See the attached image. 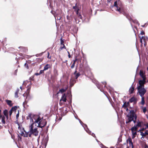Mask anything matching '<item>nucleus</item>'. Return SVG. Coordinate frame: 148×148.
Here are the masks:
<instances>
[{
	"label": "nucleus",
	"mask_w": 148,
	"mask_h": 148,
	"mask_svg": "<svg viewBox=\"0 0 148 148\" xmlns=\"http://www.w3.org/2000/svg\"><path fill=\"white\" fill-rule=\"evenodd\" d=\"M30 118V124L29 126V131L26 135H24V129L21 127L18 124V132L25 137L28 136L31 137L32 135L35 136L38 135V131L37 129L38 127L42 128L46 124V122L44 119L41 118L38 115L29 114L27 119Z\"/></svg>",
	"instance_id": "1"
},
{
	"label": "nucleus",
	"mask_w": 148,
	"mask_h": 148,
	"mask_svg": "<svg viewBox=\"0 0 148 148\" xmlns=\"http://www.w3.org/2000/svg\"><path fill=\"white\" fill-rule=\"evenodd\" d=\"M127 116L128 118V121H126V123H128L132 121H133L134 123H135L137 116L133 110L130 111V113L127 115Z\"/></svg>",
	"instance_id": "2"
},
{
	"label": "nucleus",
	"mask_w": 148,
	"mask_h": 148,
	"mask_svg": "<svg viewBox=\"0 0 148 148\" xmlns=\"http://www.w3.org/2000/svg\"><path fill=\"white\" fill-rule=\"evenodd\" d=\"M114 5L116 7L117 11L120 13H123V10L122 8V4L120 1H118L115 2Z\"/></svg>",
	"instance_id": "3"
},
{
	"label": "nucleus",
	"mask_w": 148,
	"mask_h": 148,
	"mask_svg": "<svg viewBox=\"0 0 148 148\" xmlns=\"http://www.w3.org/2000/svg\"><path fill=\"white\" fill-rule=\"evenodd\" d=\"M137 89L138 91L137 94H138L141 97H143L144 95L146 92V89L144 87H137Z\"/></svg>",
	"instance_id": "4"
},
{
	"label": "nucleus",
	"mask_w": 148,
	"mask_h": 148,
	"mask_svg": "<svg viewBox=\"0 0 148 148\" xmlns=\"http://www.w3.org/2000/svg\"><path fill=\"white\" fill-rule=\"evenodd\" d=\"M131 130L132 133V139H134L137 135V129L134 126L131 128Z\"/></svg>",
	"instance_id": "5"
},
{
	"label": "nucleus",
	"mask_w": 148,
	"mask_h": 148,
	"mask_svg": "<svg viewBox=\"0 0 148 148\" xmlns=\"http://www.w3.org/2000/svg\"><path fill=\"white\" fill-rule=\"evenodd\" d=\"M146 79H143V80H139L138 82L139 85L137 87H144V84L146 83Z\"/></svg>",
	"instance_id": "6"
},
{
	"label": "nucleus",
	"mask_w": 148,
	"mask_h": 148,
	"mask_svg": "<svg viewBox=\"0 0 148 148\" xmlns=\"http://www.w3.org/2000/svg\"><path fill=\"white\" fill-rule=\"evenodd\" d=\"M140 75L143 78V79H146V75H145V73L143 71H140Z\"/></svg>",
	"instance_id": "7"
},
{
	"label": "nucleus",
	"mask_w": 148,
	"mask_h": 148,
	"mask_svg": "<svg viewBox=\"0 0 148 148\" xmlns=\"http://www.w3.org/2000/svg\"><path fill=\"white\" fill-rule=\"evenodd\" d=\"M66 96L64 94L62 96L60 101H62L64 102H66Z\"/></svg>",
	"instance_id": "8"
},
{
	"label": "nucleus",
	"mask_w": 148,
	"mask_h": 148,
	"mask_svg": "<svg viewBox=\"0 0 148 148\" xmlns=\"http://www.w3.org/2000/svg\"><path fill=\"white\" fill-rule=\"evenodd\" d=\"M3 113L4 115L5 116L7 120H8V110H5L3 111Z\"/></svg>",
	"instance_id": "9"
},
{
	"label": "nucleus",
	"mask_w": 148,
	"mask_h": 148,
	"mask_svg": "<svg viewBox=\"0 0 148 148\" xmlns=\"http://www.w3.org/2000/svg\"><path fill=\"white\" fill-rule=\"evenodd\" d=\"M51 66L49 64H47L44 67V70L46 71L49 68L51 67Z\"/></svg>",
	"instance_id": "10"
},
{
	"label": "nucleus",
	"mask_w": 148,
	"mask_h": 148,
	"mask_svg": "<svg viewBox=\"0 0 148 148\" xmlns=\"http://www.w3.org/2000/svg\"><path fill=\"white\" fill-rule=\"evenodd\" d=\"M134 90V88L133 86H132L129 89V93L130 94H132L133 93Z\"/></svg>",
	"instance_id": "11"
},
{
	"label": "nucleus",
	"mask_w": 148,
	"mask_h": 148,
	"mask_svg": "<svg viewBox=\"0 0 148 148\" xmlns=\"http://www.w3.org/2000/svg\"><path fill=\"white\" fill-rule=\"evenodd\" d=\"M1 122L3 124H5V117L4 116H1Z\"/></svg>",
	"instance_id": "12"
},
{
	"label": "nucleus",
	"mask_w": 148,
	"mask_h": 148,
	"mask_svg": "<svg viewBox=\"0 0 148 148\" xmlns=\"http://www.w3.org/2000/svg\"><path fill=\"white\" fill-rule=\"evenodd\" d=\"M5 101L7 104L10 106H12V101L10 100H5Z\"/></svg>",
	"instance_id": "13"
},
{
	"label": "nucleus",
	"mask_w": 148,
	"mask_h": 148,
	"mask_svg": "<svg viewBox=\"0 0 148 148\" xmlns=\"http://www.w3.org/2000/svg\"><path fill=\"white\" fill-rule=\"evenodd\" d=\"M136 101V99L134 97L131 98L130 100L129 101L130 102H135Z\"/></svg>",
	"instance_id": "14"
},
{
	"label": "nucleus",
	"mask_w": 148,
	"mask_h": 148,
	"mask_svg": "<svg viewBox=\"0 0 148 148\" xmlns=\"http://www.w3.org/2000/svg\"><path fill=\"white\" fill-rule=\"evenodd\" d=\"M129 105L128 103L125 102L124 103L123 105L122 106V107L124 109H125L126 108H127V106Z\"/></svg>",
	"instance_id": "15"
},
{
	"label": "nucleus",
	"mask_w": 148,
	"mask_h": 148,
	"mask_svg": "<svg viewBox=\"0 0 148 148\" xmlns=\"http://www.w3.org/2000/svg\"><path fill=\"white\" fill-rule=\"evenodd\" d=\"M127 143H129L130 145H131L133 146L132 139L131 138H129L127 140Z\"/></svg>",
	"instance_id": "16"
},
{
	"label": "nucleus",
	"mask_w": 148,
	"mask_h": 148,
	"mask_svg": "<svg viewBox=\"0 0 148 148\" xmlns=\"http://www.w3.org/2000/svg\"><path fill=\"white\" fill-rule=\"evenodd\" d=\"M77 14L78 16V17L80 19L82 20V17L81 16V15L80 14H79L78 12V11H77Z\"/></svg>",
	"instance_id": "17"
},
{
	"label": "nucleus",
	"mask_w": 148,
	"mask_h": 148,
	"mask_svg": "<svg viewBox=\"0 0 148 148\" xmlns=\"http://www.w3.org/2000/svg\"><path fill=\"white\" fill-rule=\"evenodd\" d=\"M141 103L143 105L145 103V101L144 100V97H141Z\"/></svg>",
	"instance_id": "18"
},
{
	"label": "nucleus",
	"mask_w": 148,
	"mask_h": 148,
	"mask_svg": "<svg viewBox=\"0 0 148 148\" xmlns=\"http://www.w3.org/2000/svg\"><path fill=\"white\" fill-rule=\"evenodd\" d=\"M141 125V123L140 122H138L137 124L135 126V127H136V128L138 129L139 127H140Z\"/></svg>",
	"instance_id": "19"
},
{
	"label": "nucleus",
	"mask_w": 148,
	"mask_h": 148,
	"mask_svg": "<svg viewBox=\"0 0 148 148\" xmlns=\"http://www.w3.org/2000/svg\"><path fill=\"white\" fill-rule=\"evenodd\" d=\"M139 37L140 39V42L142 43L143 39V40H144V36H140V35H139Z\"/></svg>",
	"instance_id": "20"
},
{
	"label": "nucleus",
	"mask_w": 148,
	"mask_h": 148,
	"mask_svg": "<svg viewBox=\"0 0 148 148\" xmlns=\"http://www.w3.org/2000/svg\"><path fill=\"white\" fill-rule=\"evenodd\" d=\"M66 89H61L59 91V92H60L61 93H62L63 92H64L66 90Z\"/></svg>",
	"instance_id": "21"
},
{
	"label": "nucleus",
	"mask_w": 148,
	"mask_h": 148,
	"mask_svg": "<svg viewBox=\"0 0 148 148\" xmlns=\"http://www.w3.org/2000/svg\"><path fill=\"white\" fill-rule=\"evenodd\" d=\"M75 61H76V60H75L74 61V62L73 63V64L71 66V69H73L74 66H75Z\"/></svg>",
	"instance_id": "22"
},
{
	"label": "nucleus",
	"mask_w": 148,
	"mask_h": 148,
	"mask_svg": "<svg viewBox=\"0 0 148 148\" xmlns=\"http://www.w3.org/2000/svg\"><path fill=\"white\" fill-rule=\"evenodd\" d=\"M62 46H61V47L60 48V49L61 50H62L63 49L65 48L66 49V47L64 45V44H63V45H62Z\"/></svg>",
	"instance_id": "23"
},
{
	"label": "nucleus",
	"mask_w": 148,
	"mask_h": 148,
	"mask_svg": "<svg viewBox=\"0 0 148 148\" xmlns=\"http://www.w3.org/2000/svg\"><path fill=\"white\" fill-rule=\"evenodd\" d=\"M17 108V107H12V109L11 110H12V111H15L16 110Z\"/></svg>",
	"instance_id": "24"
},
{
	"label": "nucleus",
	"mask_w": 148,
	"mask_h": 148,
	"mask_svg": "<svg viewBox=\"0 0 148 148\" xmlns=\"http://www.w3.org/2000/svg\"><path fill=\"white\" fill-rule=\"evenodd\" d=\"M146 108L145 107H144V108H143V112L144 113H145V112H146Z\"/></svg>",
	"instance_id": "25"
},
{
	"label": "nucleus",
	"mask_w": 148,
	"mask_h": 148,
	"mask_svg": "<svg viewBox=\"0 0 148 148\" xmlns=\"http://www.w3.org/2000/svg\"><path fill=\"white\" fill-rule=\"evenodd\" d=\"M19 90H17V91L15 93V97H18V92Z\"/></svg>",
	"instance_id": "26"
},
{
	"label": "nucleus",
	"mask_w": 148,
	"mask_h": 148,
	"mask_svg": "<svg viewBox=\"0 0 148 148\" xmlns=\"http://www.w3.org/2000/svg\"><path fill=\"white\" fill-rule=\"evenodd\" d=\"M80 75V74L79 73H77L75 76L76 78L77 79L78 78V77Z\"/></svg>",
	"instance_id": "27"
},
{
	"label": "nucleus",
	"mask_w": 148,
	"mask_h": 148,
	"mask_svg": "<svg viewBox=\"0 0 148 148\" xmlns=\"http://www.w3.org/2000/svg\"><path fill=\"white\" fill-rule=\"evenodd\" d=\"M9 113L10 116L12 113V110H10L9 112Z\"/></svg>",
	"instance_id": "28"
},
{
	"label": "nucleus",
	"mask_w": 148,
	"mask_h": 148,
	"mask_svg": "<svg viewBox=\"0 0 148 148\" xmlns=\"http://www.w3.org/2000/svg\"><path fill=\"white\" fill-rule=\"evenodd\" d=\"M140 36H143L144 35V32H141L139 34Z\"/></svg>",
	"instance_id": "29"
},
{
	"label": "nucleus",
	"mask_w": 148,
	"mask_h": 148,
	"mask_svg": "<svg viewBox=\"0 0 148 148\" xmlns=\"http://www.w3.org/2000/svg\"><path fill=\"white\" fill-rule=\"evenodd\" d=\"M45 71L44 70V69L43 70H40V74H42V73H43V71Z\"/></svg>",
	"instance_id": "30"
},
{
	"label": "nucleus",
	"mask_w": 148,
	"mask_h": 148,
	"mask_svg": "<svg viewBox=\"0 0 148 148\" xmlns=\"http://www.w3.org/2000/svg\"><path fill=\"white\" fill-rule=\"evenodd\" d=\"M75 21L77 23H79V21H80L78 20L77 21V19L75 18Z\"/></svg>",
	"instance_id": "31"
},
{
	"label": "nucleus",
	"mask_w": 148,
	"mask_h": 148,
	"mask_svg": "<svg viewBox=\"0 0 148 148\" xmlns=\"http://www.w3.org/2000/svg\"><path fill=\"white\" fill-rule=\"evenodd\" d=\"M61 44L62 45H63V44H64V42L61 39Z\"/></svg>",
	"instance_id": "32"
},
{
	"label": "nucleus",
	"mask_w": 148,
	"mask_h": 148,
	"mask_svg": "<svg viewBox=\"0 0 148 148\" xmlns=\"http://www.w3.org/2000/svg\"><path fill=\"white\" fill-rule=\"evenodd\" d=\"M49 53H48V56H47V58H49V59H50L51 58V56L50 57H49Z\"/></svg>",
	"instance_id": "33"
},
{
	"label": "nucleus",
	"mask_w": 148,
	"mask_h": 148,
	"mask_svg": "<svg viewBox=\"0 0 148 148\" xmlns=\"http://www.w3.org/2000/svg\"><path fill=\"white\" fill-rule=\"evenodd\" d=\"M16 118H17L19 116V113H18L16 114Z\"/></svg>",
	"instance_id": "34"
},
{
	"label": "nucleus",
	"mask_w": 148,
	"mask_h": 148,
	"mask_svg": "<svg viewBox=\"0 0 148 148\" xmlns=\"http://www.w3.org/2000/svg\"><path fill=\"white\" fill-rule=\"evenodd\" d=\"M146 127H145V129H146L147 128H148V125H147L146 126Z\"/></svg>",
	"instance_id": "35"
},
{
	"label": "nucleus",
	"mask_w": 148,
	"mask_h": 148,
	"mask_svg": "<svg viewBox=\"0 0 148 148\" xmlns=\"http://www.w3.org/2000/svg\"><path fill=\"white\" fill-rule=\"evenodd\" d=\"M106 85V82H104L102 83Z\"/></svg>",
	"instance_id": "36"
},
{
	"label": "nucleus",
	"mask_w": 148,
	"mask_h": 148,
	"mask_svg": "<svg viewBox=\"0 0 148 148\" xmlns=\"http://www.w3.org/2000/svg\"><path fill=\"white\" fill-rule=\"evenodd\" d=\"M125 109L126 110V111L128 112V110L127 108H126Z\"/></svg>",
	"instance_id": "37"
},
{
	"label": "nucleus",
	"mask_w": 148,
	"mask_h": 148,
	"mask_svg": "<svg viewBox=\"0 0 148 148\" xmlns=\"http://www.w3.org/2000/svg\"><path fill=\"white\" fill-rule=\"evenodd\" d=\"M20 88L21 89V90H22V86H21L20 87Z\"/></svg>",
	"instance_id": "38"
},
{
	"label": "nucleus",
	"mask_w": 148,
	"mask_h": 148,
	"mask_svg": "<svg viewBox=\"0 0 148 148\" xmlns=\"http://www.w3.org/2000/svg\"><path fill=\"white\" fill-rule=\"evenodd\" d=\"M92 136H94V135H95V134H94L92 133Z\"/></svg>",
	"instance_id": "39"
},
{
	"label": "nucleus",
	"mask_w": 148,
	"mask_h": 148,
	"mask_svg": "<svg viewBox=\"0 0 148 148\" xmlns=\"http://www.w3.org/2000/svg\"><path fill=\"white\" fill-rule=\"evenodd\" d=\"M35 74H36V75H39L40 74H38V73H36Z\"/></svg>",
	"instance_id": "40"
},
{
	"label": "nucleus",
	"mask_w": 148,
	"mask_h": 148,
	"mask_svg": "<svg viewBox=\"0 0 148 148\" xmlns=\"http://www.w3.org/2000/svg\"><path fill=\"white\" fill-rule=\"evenodd\" d=\"M68 56H69V58H70L71 56H70V54H69V55H68Z\"/></svg>",
	"instance_id": "41"
},
{
	"label": "nucleus",
	"mask_w": 148,
	"mask_h": 148,
	"mask_svg": "<svg viewBox=\"0 0 148 148\" xmlns=\"http://www.w3.org/2000/svg\"><path fill=\"white\" fill-rule=\"evenodd\" d=\"M108 148L107 147H104L103 148ZM110 148H113L112 147H111Z\"/></svg>",
	"instance_id": "42"
},
{
	"label": "nucleus",
	"mask_w": 148,
	"mask_h": 148,
	"mask_svg": "<svg viewBox=\"0 0 148 148\" xmlns=\"http://www.w3.org/2000/svg\"><path fill=\"white\" fill-rule=\"evenodd\" d=\"M25 102H24L23 103V105H24V104H25Z\"/></svg>",
	"instance_id": "43"
},
{
	"label": "nucleus",
	"mask_w": 148,
	"mask_h": 148,
	"mask_svg": "<svg viewBox=\"0 0 148 148\" xmlns=\"http://www.w3.org/2000/svg\"><path fill=\"white\" fill-rule=\"evenodd\" d=\"M73 9H75V6H73Z\"/></svg>",
	"instance_id": "44"
},
{
	"label": "nucleus",
	"mask_w": 148,
	"mask_h": 148,
	"mask_svg": "<svg viewBox=\"0 0 148 148\" xmlns=\"http://www.w3.org/2000/svg\"><path fill=\"white\" fill-rule=\"evenodd\" d=\"M67 52H68V54H69H69H70L69 52V51H68Z\"/></svg>",
	"instance_id": "45"
},
{
	"label": "nucleus",
	"mask_w": 148,
	"mask_h": 148,
	"mask_svg": "<svg viewBox=\"0 0 148 148\" xmlns=\"http://www.w3.org/2000/svg\"><path fill=\"white\" fill-rule=\"evenodd\" d=\"M67 52H68V54H69H69H70L69 52V51H68Z\"/></svg>",
	"instance_id": "46"
},
{
	"label": "nucleus",
	"mask_w": 148,
	"mask_h": 148,
	"mask_svg": "<svg viewBox=\"0 0 148 148\" xmlns=\"http://www.w3.org/2000/svg\"><path fill=\"white\" fill-rule=\"evenodd\" d=\"M27 69L28 68V66H27Z\"/></svg>",
	"instance_id": "47"
},
{
	"label": "nucleus",
	"mask_w": 148,
	"mask_h": 148,
	"mask_svg": "<svg viewBox=\"0 0 148 148\" xmlns=\"http://www.w3.org/2000/svg\"><path fill=\"white\" fill-rule=\"evenodd\" d=\"M80 122L81 123V121L80 120Z\"/></svg>",
	"instance_id": "48"
},
{
	"label": "nucleus",
	"mask_w": 148,
	"mask_h": 148,
	"mask_svg": "<svg viewBox=\"0 0 148 148\" xmlns=\"http://www.w3.org/2000/svg\"><path fill=\"white\" fill-rule=\"evenodd\" d=\"M136 23H138V22H137V21L136 22Z\"/></svg>",
	"instance_id": "49"
}]
</instances>
